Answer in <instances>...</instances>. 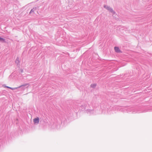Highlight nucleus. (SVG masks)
I'll return each instance as SVG.
<instances>
[{
    "instance_id": "1",
    "label": "nucleus",
    "mask_w": 152,
    "mask_h": 152,
    "mask_svg": "<svg viewBox=\"0 0 152 152\" xmlns=\"http://www.w3.org/2000/svg\"><path fill=\"white\" fill-rule=\"evenodd\" d=\"M33 121L35 124H38L39 122V118H37L33 119Z\"/></svg>"
},
{
    "instance_id": "2",
    "label": "nucleus",
    "mask_w": 152,
    "mask_h": 152,
    "mask_svg": "<svg viewBox=\"0 0 152 152\" xmlns=\"http://www.w3.org/2000/svg\"><path fill=\"white\" fill-rule=\"evenodd\" d=\"M114 50L117 53L121 52V50H120L119 48L118 47H115Z\"/></svg>"
},
{
    "instance_id": "3",
    "label": "nucleus",
    "mask_w": 152,
    "mask_h": 152,
    "mask_svg": "<svg viewBox=\"0 0 152 152\" xmlns=\"http://www.w3.org/2000/svg\"><path fill=\"white\" fill-rule=\"evenodd\" d=\"M15 62L17 64H19V63H20V61L19 60V58H16Z\"/></svg>"
},
{
    "instance_id": "4",
    "label": "nucleus",
    "mask_w": 152,
    "mask_h": 152,
    "mask_svg": "<svg viewBox=\"0 0 152 152\" xmlns=\"http://www.w3.org/2000/svg\"><path fill=\"white\" fill-rule=\"evenodd\" d=\"M0 41L5 42V40L4 39L0 37Z\"/></svg>"
},
{
    "instance_id": "5",
    "label": "nucleus",
    "mask_w": 152,
    "mask_h": 152,
    "mask_svg": "<svg viewBox=\"0 0 152 152\" xmlns=\"http://www.w3.org/2000/svg\"><path fill=\"white\" fill-rule=\"evenodd\" d=\"M96 84H92L91 85V87L92 88H94L96 86Z\"/></svg>"
},
{
    "instance_id": "6",
    "label": "nucleus",
    "mask_w": 152,
    "mask_h": 152,
    "mask_svg": "<svg viewBox=\"0 0 152 152\" xmlns=\"http://www.w3.org/2000/svg\"><path fill=\"white\" fill-rule=\"evenodd\" d=\"M6 87L8 88H10L12 90H13L14 88H10V87H8V86H6Z\"/></svg>"
},
{
    "instance_id": "7",
    "label": "nucleus",
    "mask_w": 152,
    "mask_h": 152,
    "mask_svg": "<svg viewBox=\"0 0 152 152\" xmlns=\"http://www.w3.org/2000/svg\"><path fill=\"white\" fill-rule=\"evenodd\" d=\"M104 7L105 8H106L108 9V10H109V9H108L109 8L108 7H107L106 6H104Z\"/></svg>"
}]
</instances>
